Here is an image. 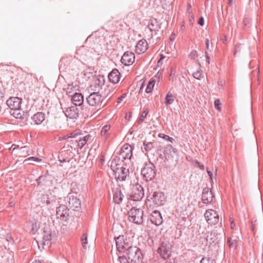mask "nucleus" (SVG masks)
<instances>
[{
	"instance_id": "obj_22",
	"label": "nucleus",
	"mask_w": 263,
	"mask_h": 263,
	"mask_svg": "<svg viewBox=\"0 0 263 263\" xmlns=\"http://www.w3.org/2000/svg\"><path fill=\"white\" fill-rule=\"evenodd\" d=\"M34 124H41L45 119V114L42 112H37L31 118Z\"/></svg>"
},
{
	"instance_id": "obj_14",
	"label": "nucleus",
	"mask_w": 263,
	"mask_h": 263,
	"mask_svg": "<svg viewBox=\"0 0 263 263\" xmlns=\"http://www.w3.org/2000/svg\"><path fill=\"white\" fill-rule=\"evenodd\" d=\"M7 106L12 110L19 111L21 107V99L18 97H10L6 101Z\"/></svg>"
},
{
	"instance_id": "obj_50",
	"label": "nucleus",
	"mask_w": 263,
	"mask_h": 263,
	"mask_svg": "<svg viewBox=\"0 0 263 263\" xmlns=\"http://www.w3.org/2000/svg\"><path fill=\"white\" fill-rule=\"evenodd\" d=\"M205 45H206V49H208L209 47V41L208 39H206Z\"/></svg>"
},
{
	"instance_id": "obj_20",
	"label": "nucleus",
	"mask_w": 263,
	"mask_h": 263,
	"mask_svg": "<svg viewBox=\"0 0 263 263\" xmlns=\"http://www.w3.org/2000/svg\"><path fill=\"white\" fill-rule=\"evenodd\" d=\"M148 44L145 40L139 41L136 46L135 51L137 54L144 53L147 49Z\"/></svg>"
},
{
	"instance_id": "obj_27",
	"label": "nucleus",
	"mask_w": 263,
	"mask_h": 263,
	"mask_svg": "<svg viewBox=\"0 0 263 263\" xmlns=\"http://www.w3.org/2000/svg\"><path fill=\"white\" fill-rule=\"evenodd\" d=\"M227 243L230 249L235 250L237 246V242L236 239H232L231 237L227 238Z\"/></svg>"
},
{
	"instance_id": "obj_13",
	"label": "nucleus",
	"mask_w": 263,
	"mask_h": 263,
	"mask_svg": "<svg viewBox=\"0 0 263 263\" xmlns=\"http://www.w3.org/2000/svg\"><path fill=\"white\" fill-rule=\"evenodd\" d=\"M133 148L132 145L129 144H124L120 150V158L124 160H130L133 155Z\"/></svg>"
},
{
	"instance_id": "obj_45",
	"label": "nucleus",
	"mask_w": 263,
	"mask_h": 263,
	"mask_svg": "<svg viewBox=\"0 0 263 263\" xmlns=\"http://www.w3.org/2000/svg\"><path fill=\"white\" fill-rule=\"evenodd\" d=\"M91 137V136L90 135H87L85 136H84L82 138L83 139V140H85V141H86V142L87 143V142L89 141Z\"/></svg>"
},
{
	"instance_id": "obj_35",
	"label": "nucleus",
	"mask_w": 263,
	"mask_h": 263,
	"mask_svg": "<svg viewBox=\"0 0 263 263\" xmlns=\"http://www.w3.org/2000/svg\"><path fill=\"white\" fill-rule=\"evenodd\" d=\"M148 113V110H144L142 112L140 118L139 119L138 121V123H140L141 122H142L144 120V119L146 118L147 114Z\"/></svg>"
},
{
	"instance_id": "obj_46",
	"label": "nucleus",
	"mask_w": 263,
	"mask_h": 263,
	"mask_svg": "<svg viewBox=\"0 0 263 263\" xmlns=\"http://www.w3.org/2000/svg\"><path fill=\"white\" fill-rule=\"evenodd\" d=\"M126 96V93H123L122 95L121 96H120V97L118 98V103H120L121 102L123 99L125 97V96Z\"/></svg>"
},
{
	"instance_id": "obj_18",
	"label": "nucleus",
	"mask_w": 263,
	"mask_h": 263,
	"mask_svg": "<svg viewBox=\"0 0 263 263\" xmlns=\"http://www.w3.org/2000/svg\"><path fill=\"white\" fill-rule=\"evenodd\" d=\"M151 222L156 226H159L162 223V217L160 213L157 211L153 212L149 217Z\"/></svg>"
},
{
	"instance_id": "obj_57",
	"label": "nucleus",
	"mask_w": 263,
	"mask_h": 263,
	"mask_svg": "<svg viewBox=\"0 0 263 263\" xmlns=\"http://www.w3.org/2000/svg\"><path fill=\"white\" fill-rule=\"evenodd\" d=\"M231 228L233 229V227L234 226V224H233L232 223H231Z\"/></svg>"
},
{
	"instance_id": "obj_25",
	"label": "nucleus",
	"mask_w": 263,
	"mask_h": 263,
	"mask_svg": "<svg viewBox=\"0 0 263 263\" xmlns=\"http://www.w3.org/2000/svg\"><path fill=\"white\" fill-rule=\"evenodd\" d=\"M124 195L122 194L121 191L119 190H117L114 195V200L115 203L119 204L122 202Z\"/></svg>"
},
{
	"instance_id": "obj_43",
	"label": "nucleus",
	"mask_w": 263,
	"mask_h": 263,
	"mask_svg": "<svg viewBox=\"0 0 263 263\" xmlns=\"http://www.w3.org/2000/svg\"><path fill=\"white\" fill-rule=\"evenodd\" d=\"M198 24L200 26H203L204 25V18L203 17H200L199 18Z\"/></svg>"
},
{
	"instance_id": "obj_47",
	"label": "nucleus",
	"mask_w": 263,
	"mask_h": 263,
	"mask_svg": "<svg viewBox=\"0 0 263 263\" xmlns=\"http://www.w3.org/2000/svg\"><path fill=\"white\" fill-rule=\"evenodd\" d=\"M205 54L206 62L208 64H210V57L208 55V53H207V52H206V51H205Z\"/></svg>"
},
{
	"instance_id": "obj_15",
	"label": "nucleus",
	"mask_w": 263,
	"mask_h": 263,
	"mask_svg": "<svg viewBox=\"0 0 263 263\" xmlns=\"http://www.w3.org/2000/svg\"><path fill=\"white\" fill-rule=\"evenodd\" d=\"M69 215V209L65 205L61 204L57 209V218L61 220L66 221Z\"/></svg>"
},
{
	"instance_id": "obj_58",
	"label": "nucleus",
	"mask_w": 263,
	"mask_h": 263,
	"mask_svg": "<svg viewBox=\"0 0 263 263\" xmlns=\"http://www.w3.org/2000/svg\"><path fill=\"white\" fill-rule=\"evenodd\" d=\"M232 1H233V0H229V3L230 5L231 4Z\"/></svg>"
},
{
	"instance_id": "obj_1",
	"label": "nucleus",
	"mask_w": 263,
	"mask_h": 263,
	"mask_svg": "<svg viewBox=\"0 0 263 263\" xmlns=\"http://www.w3.org/2000/svg\"><path fill=\"white\" fill-rule=\"evenodd\" d=\"M128 220L137 224H141L143 221V211L136 208H133L128 212Z\"/></svg>"
},
{
	"instance_id": "obj_41",
	"label": "nucleus",
	"mask_w": 263,
	"mask_h": 263,
	"mask_svg": "<svg viewBox=\"0 0 263 263\" xmlns=\"http://www.w3.org/2000/svg\"><path fill=\"white\" fill-rule=\"evenodd\" d=\"M119 260L120 263H126L128 262L127 259L125 256L119 257Z\"/></svg>"
},
{
	"instance_id": "obj_23",
	"label": "nucleus",
	"mask_w": 263,
	"mask_h": 263,
	"mask_svg": "<svg viewBox=\"0 0 263 263\" xmlns=\"http://www.w3.org/2000/svg\"><path fill=\"white\" fill-rule=\"evenodd\" d=\"M148 27L150 31L152 32H155V34L157 33V31H159L160 28V27L156 19L151 20Z\"/></svg>"
},
{
	"instance_id": "obj_29",
	"label": "nucleus",
	"mask_w": 263,
	"mask_h": 263,
	"mask_svg": "<svg viewBox=\"0 0 263 263\" xmlns=\"http://www.w3.org/2000/svg\"><path fill=\"white\" fill-rule=\"evenodd\" d=\"M155 81L153 80H150L146 87V89H145V91L146 93H151V92H152L153 90V88H154V85H155Z\"/></svg>"
},
{
	"instance_id": "obj_54",
	"label": "nucleus",
	"mask_w": 263,
	"mask_h": 263,
	"mask_svg": "<svg viewBox=\"0 0 263 263\" xmlns=\"http://www.w3.org/2000/svg\"><path fill=\"white\" fill-rule=\"evenodd\" d=\"M164 57L162 55L161 58L160 59V60L158 61V63H160L161 61L164 59Z\"/></svg>"
},
{
	"instance_id": "obj_11",
	"label": "nucleus",
	"mask_w": 263,
	"mask_h": 263,
	"mask_svg": "<svg viewBox=\"0 0 263 263\" xmlns=\"http://www.w3.org/2000/svg\"><path fill=\"white\" fill-rule=\"evenodd\" d=\"M65 201H68V206L73 210L79 211L81 210V201L73 194H69L66 198Z\"/></svg>"
},
{
	"instance_id": "obj_53",
	"label": "nucleus",
	"mask_w": 263,
	"mask_h": 263,
	"mask_svg": "<svg viewBox=\"0 0 263 263\" xmlns=\"http://www.w3.org/2000/svg\"><path fill=\"white\" fill-rule=\"evenodd\" d=\"M9 204L10 207H12L14 205V203L13 202L11 201V202H9Z\"/></svg>"
},
{
	"instance_id": "obj_38",
	"label": "nucleus",
	"mask_w": 263,
	"mask_h": 263,
	"mask_svg": "<svg viewBox=\"0 0 263 263\" xmlns=\"http://www.w3.org/2000/svg\"><path fill=\"white\" fill-rule=\"evenodd\" d=\"M197 57V51L196 50H193L189 55V57L191 59H194Z\"/></svg>"
},
{
	"instance_id": "obj_42",
	"label": "nucleus",
	"mask_w": 263,
	"mask_h": 263,
	"mask_svg": "<svg viewBox=\"0 0 263 263\" xmlns=\"http://www.w3.org/2000/svg\"><path fill=\"white\" fill-rule=\"evenodd\" d=\"M195 163L197 164L198 165V166L199 167L200 170H204V165H203L202 164H200L199 162V161L196 160V162H195Z\"/></svg>"
},
{
	"instance_id": "obj_3",
	"label": "nucleus",
	"mask_w": 263,
	"mask_h": 263,
	"mask_svg": "<svg viewBox=\"0 0 263 263\" xmlns=\"http://www.w3.org/2000/svg\"><path fill=\"white\" fill-rule=\"evenodd\" d=\"M72 103L76 106H79L81 108L83 114L88 117L91 115L89 109L87 107H84V96L81 93L76 92L71 98Z\"/></svg>"
},
{
	"instance_id": "obj_39",
	"label": "nucleus",
	"mask_w": 263,
	"mask_h": 263,
	"mask_svg": "<svg viewBox=\"0 0 263 263\" xmlns=\"http://www.w3.org/2000/svg\"><path fill=\"white\" fill-rule=\"evenodd\" d=\"M214 106L216 109L220 110L221 109V103L219 100H216L214 101Z\"/></svg>"
},
{
	"instance_id": "obj_52",
	"label": "nucleus",
	"mask_w": 263,
	"mask_h": 263,
	"mask_svg": "<svg viewBox=\"0 0 263 263\" xmlns=\"http://www.w3.org/2000/svg\"><path fill=\"white\" fill-rule=\"evenodd\" d=\"M6 239L8 241H10L12 239V238L10 235H7L6 236Z\"/></svg>"
},
{
	"instance_id": "obj_6",
	"label": "nucleus",
	"mask_w": 263,
	"mask_h": 263,
	"mask_svg": "<svg viewBox=\"0 0 263 263\" xmlns=\"http://www.w3.org/2000/svg\"><path fill=\"white\" fill-rule=\"evenodd\" d=\"M126 254L129 259L135 263L141 261L142 254L139 249L136 247H132L130 245L126 250Z\"/></svg>"
},
{
	"instance_id": "obj_34",
	"label": "nucleus",
	"mask_w": 263,
	"mask_h": 263,
	"mask_svg": "<svg viewBox=\"0 0 263 263\" xmlns=\"http://www.w3.org/2000/svg\"><path fill=\"white\" fill-rule=\"evenodd\" d=\"M158 136H159V137L165 139L166 140L172 143H173V141H174V139L173 138L170 137L164 134L160 133L159 134Z\"/></svg>"
},
{
	"instance_id": "obj_16",
	"label": "nucleus",
	"mask_w": 263,
	"mask_h": 263,
	"mask_svg": "<svg viewBox=\"0 0 263 263\" xmlns=\"http://www.w3.org/2000/svg\"><path fill=\"white\" fill-rule=\"evenodd\" d=\"M135 54L132 52H125L121 58V62L125 66H129L135 61Z\"/></svg>"
},
{
	"instance_id": "obj_5",
	"label": "nucleus",
	"mask_w": 263,
	"mask_h": 263,
	"mask_svg": "<svg viewBox=\"0 0 263 263\" xmlns=\"http://www.w3.org/2000/svg\"><path fill=\"white\" fill-rule=\"evenodd\" d=\"M141 173L147 181L153 180L156 176L155 166L151 162L145 164L141 171Z\"/></svg>"
},
{
	"instance_id": "obj_32",
	"label": "nucleus",
	"mask_w": 263,
	"mask_h": 263,
	"mask_svg": "<svg viewBox=\"0 0 263 263\" xmlns=\"http://www.w3.org/2000/svg\"><path fill=\"white\" fill-rule=\"evenodd\" d=\"M193 76L194 78L198 80H200L203 77L202 72L200 70H198L197 71L194 72L193 73Z\"/></svg>"
},
{
	"instance_id": "obj_8",
	"label": "nucleus",
	"mask_w": 263,
	"mask_h": 263,
	"mask_svg": "<svg viewBox=\"0 0 263 263\" xmlns=\"http://www.w3.org/2000/svg\"><path fill=\"white\" fill-rule=\"evenodd\" d=\"M102 96L98 92H95L90 94L86 98L87 103L92 107L96 108H100L102 102Z\"/></svg>"
},
{
	"instance_id": "obj_56",
	"label": "nucleus",
	"mask_w": 263,
	"mask_h": 263,
	"mask_svg": "<svg viewBox=\"0 0 263 263\" xmlns=\"http://www.w3.org/2000/svg\"><path fill=\"white\" fill-rule=\"evenodd\" d=\"M32 263H41V262L40 261L35 260L34 262H33Z\"/></svg>"
},
{
	"instance_id": "obj_33",
	"label": "nucleus",
	"mask_w": 263,
	"mask_h": 263,
	"mask_svg": "<svg viewBox=\"0 0 263 263\" xmlns=\"http://www.w3.org/2000/svg\"><path fill=\"white\" fill-rule=\"evenodd\" d=\"M200 263H216L214 259H211L210 257H203L200 260Z\"/></svg>"
},
{
	"instance_id": "obj_2",
	"label": "nucleus",
	"mask_w": 263,
	"mask_h": 263,
	"mask_svg": "<svg viewBox=\"0 0 263 263\" xmlns=\"http://www.w3.org/2000/svg\"><path fill=\"white\" fill-rule=\"evenodd\" d=\"M147 200L152 202L155 206L163 205L166 201V196L161 192L151 193L147 196Z\"/></svg>"
},
{
	"instance_id": "obj_59",
	"label": "nucleus",
	"mask_w": 263,
	"mask_h": 263,
	"mask_svg": "<svg viewBox=\"0 0 263 263\" xmlns=\"http://www.w3.org/2000/svg\"><path fill=\"white\" fill-rule=\"evenodd\" d=\"M1 111H2V106L0 104V113L1 112Z\"/></svg>"
},
{
	"instance_id": "obj_44",
	"label": "nucleus",
	"mask_w": 263,
	"mask_h": 263,
	"mask_svg": "<svg viewBox=\"0 0 263 263\" xmlns=\"http://www.w3.org/2000/svg\"><path fill=\"white\" fill-rule=\"evenodd\" d=\"M59 161L62 163L65 162H69V160H67L66 158L62 157V156L59 157Z\"/></svg>"
},
{
	"instance_id": "obj_30",
	"label": "nucleus",
	"mask_w": 263,
	"mask_h": 263,
	"mask_svg": "<svg viewBox=\"0 0 263 263\" xmlns=\"http://www.w3.org/2000/svg\"><path fill=\"white\" fill-rule=\"evenodd\" d=\"M82 246L84 249H86V245H87V237L86 234H83L81 238Z\"/></svg>"
},
{
	"instance_id": "obj_55",
	"label": "nucleus",
	"mask_w": 263,
	"mask_h": 263,
	"mask_svg": "<svg viewBox=\"0 0 263 263\" xmlns=\"http://www.w3.org/2000/svg\"><path fill=\"white\" fill-rule=\"evenodd\" d=\"M101 163H103L104 161V156H101Z\"/></svg>"
},
{
	"instance_id": "obj_36",
	"label": "nucleus",
	"mask_w": 263,
	"mask_h": 263,
	"mask_svg": "<svg viewBox=\"0 0 263 263\" xmlns=\"http://www.w3.org/2000/svg\"><path fill=\"white\" fill-rule=\"evenodd\" d=\"M30 161H32L34 162H41L42 159L39 158L35 157H31L26 159L24 161V162Z\"/></svg>"
},
{
	"instance_id": "obj_12",
	"label": "nucleus",
	"mask_w": 263,
	"mask_h": 263,
	"mask_svg": "<svg viewBox=\"0 0 263 263\" xmlns=\"http://www.w3.org/2000/svg\"><path fill=\"white\" fill-rule=\"evenodd\" d=\"M204 217L206 222L211 225L217 224L219 220L218 213L214 210L209 209L205 211Z\"/></svg>"
},
{
	"instance_id": "obj_60",
	"label": "nucleus",
	"mask_w": 263,
	"mask_h": 263,
	"mask_svg": "<svg viewBox=\"0 0 263 263\" xmlns=\"http://www.w3.org/2000/svg\"><path fill=\"white\" fill-rule=\"evenodd\" d=\"M168 146L170 147L171 148H173V147H172L171 145H168Z\"/></svg>"
},
{
	"instance_id": "obj_40",
	"label": "nucleus",
	"mask_w": 263,
	"mask_h": 263,
	"mask_svg": "<svg viewBox=\"0 0 263 263\" xmlns=\"http://www.w3.org/2000/svg\"><path fill=\"white\" fill-rule=\"evenodd\" d=\"M45 176H41L38 178V179L36 180V181L37 182L38 184L41 185L42 183V181L45 180Z\"/></svg>"
},
{
	"instance_id": "obj_28",
	"label": "nucleus",
	"mask_w": 263,
	"mask_h": 263,
	"mask_svg": "<svg viewBox=\"0 0 263 263\" xmlns=\"http://www.w3.org/2000/svg\"><path fill=\"white\" fill-rule=\"evenodd\" d=\"M110 128V126L109 125H105L104 126L101 131V134L102 136L104 137L105 139H106L108 137L109 134L108 133V131Z\"/></svg>"
},
{
	"instance_id": "obj_26",
	"label": "nucleus",
	"mask_w": 263,
	"mask_h": 263,
	"mask_svg": "<svg viewBox=\"0 0 263 263\" xmlns=\"http://www.w3.org/2000/svg\"><path fill=\"white\" fill-rule=\"evenodd\" d=\"M175 96L168 92L165 98L164 103L166 105L172 104L175 100Z\"/></svg>"
},
{
	"instance_id": "obj_17",
	"label": "nucleus",
	"mask_w": 263,
	"mask_h": 263,
	"mask_svg": "<svg viewBox=\"0 0 263 263\" xmlns=\"http://www.w3.org/2000/svg\"><path fill=\"white\" fill-rule=\"evenodd\" d=\"M214 196L212 191L208 187H205L202 190L201 199L203 203L207 204L213 201Z\"/></svg>"
},
{
	"instance_id": "obj_49",
	"label": "nucleus",
	"mask_w": 263,
	"mask_h": 263,
	"mask_svg": "<svg viewBox=\"0 0 263 263\" xmlns=\"http://www.w3.org/2000/svg\"><path fill=\"white\" fill-rule=\"evenodd\" d=\"M207 173L210 177L211 180H213V173L207 169Z\"/></svg>"
},
{
	"instance_id": "obj_9",
	"label": "nucleus",
	"mask_w": 263,
	"mask_h": 263,
	"mask_svg": "<svg viewBox=\"0 0 263 263\" xmlns=\"http://www.w3.org/2000/svg\"><path fill=\"white\" fill-rule=\"evenodd\" d=\"M116 245L117 249L120 253L125 252L130 245L129 239L124 235H120L116 238Z\"/></svg>"
},
{
	"instance_id": "obj_4",
	"label": "nucleus",
	"mask_w": 263,
	"mask_h": 263,
	"mask_svg": "<svg viewBox=\"0 0 263 263\" xmlns=\"http://www.w3.org/2000/svg\"><path fill=\"white\" fill-rule=\"evenodd\" d=\"M157 252L164 260L169 259L172 252V246L168 241H162L157 249Z\"/></svg>"
},
{
	"instance_id": "obj_48",
	"label": "nucleus",
	"mask_w": 263,
	"mask_h": 263,
	"mask_svg": "<svg viewBox=\"0 0 263 263\" xmlns=\"http://www.w3.org/2000/svg\"><path fill=\"white\" fill-rule=\"evenodd\" d=\"M13 115H14V116L16 118H21L22 117V115L19 112H17V113H15V112H13Z\"/></svg>"
},
{
	"instance_id": "obj_61",
	"label": "nucleus",
	"mask_w": 263,
	"mask_h": 263,
	"mask_svg": "<svg viewBox=\"0 0 263 263\" xmlns=\"http://www.w3.org/2000/svg\"><path fill=\"white\" fill-rule=\"evenodd\" d=\"M3 94L2 93V94L1 95V96H0V98H3Z\"/></svg>"
},
{
	"instance_id": "obj_10",
	"label": "nucleus",
	"mask_w": 263,
	"mask_h": 263,
	"mask_svg": "<svg viewBox=\"0 0 263 263\" xmlns=\"http://www.w3.org/2000/svg\"><path fill=\"white\" fill-rule=\"evenodd\" d=\"M144 196L143 187L137 183L133 185L132 192L130 195V198L133 201H140Z\"/></svg>"
},
{
	"instance_id": "obj_62",
	"label": "nucleus",
	"mask_w": 263,
	"mask_h": 263,
	"mask_svg": "<svg viewBox=\"0 0 263 263\" xmlns=\"http://www.w3.org/2000/svg\"><path fill=\"white\" fill-rule=\"evenodd\" d=\"M66 138H67L66 137H65L63 139H65Z\"/></svg>"
},
{
	"instance_id": "obj_21",
	"label": "nucleus",
	"mask_w": 263,
	"mask_h": 263,
	"mask_svg": "<svg viewBox=\"0 0 263 263\" xmlns=\"http://www.w3.org/2000/svg\"><path fill=\"white\" fill-rule=\"evenodd\" d=\"M108 77L111 83L116 84L120 81V73L118 70L115 69L109 73Z\"/></svg>"
},
{
	"instance_id": "obj_31",
	"label": "nucleus",
	"mask_w": 263,
	"mask_h": 263,
	"mask_svg": "<svg viewBox=\"0 0 263 263\" xmlns=\"http://www.w3.org/2000/svg\"><path fill=\"white\" fill-rule=\"evenodd\" d=\"M52 239V235L51 233H48L44 235L43 236V240H44V244L45 245L46 242L47 245H48L49 242L50 240Z\"/></svg>"
},
{
	"instance_id": "obj_24",
	"label": "nucleus",
	"mask_w": 263,
	"mask_h": 263,
	"mask_svg": "<svg viewBox=\"0 0 263 263\" xmlns=\"http://www.w3.org/2000/svg\"><path fill=\"white\" fill-rule=\"evenodd\" d=\"M154 147V143L148 142L145 140L143 143V146L141 147L142 151L145 154L151 151Z\"/></svg>"
},
{
	"instance_id": "obj_37",
	"label": "nucleus",
	"mask_w": 263,
	"mask_h": 263,
	"mask_svg": "<svg viewBox=\"0 0 263 263\" xmlns=\"http://www.w3.org/2000/svg\"><path fill=\"white\" fill-rule=\"evenodd\" d=\"M86 144V141L81 137L79 139L78 146L82 148Z\"/></svg>"
},
{
	"instance_id": "obj_19",
	"label": "nucleus",
	"mask_w": 263,
	"mask_h": 263,
	"mask_svg": "<svg viewBox=\"0 0 263 263\" xmlns=\"http://www.w3.org/2000/svg\"><path fill=\"white\" fill-rule=\"evenodd\" d=\"M65 114L67 117L71 119H77L79 116V111L76 106H70L65 110Z\"/></svg>"
},
{
	"instance_id": "obj_51",
	"label": "nucleus",
	"mask_w": 263,
	"mask_h": 263,
	"mask_svg": "<svg viewBox=\"0 0 263 263\" xmlns=\"http://www.w3.org/2000/svg\"><path fill=\"white\" fill-rule=\"evenodd\" d=\"M132 116V113L129 112L128 114H126V119L129 120Z\"/></svg>"
},
{
	"instance_id": "obj_7",
	"label": "nucleus",
	"mask_w": 263,
	"mask_h": 263,
	"mask_svg": "<svg viewBox=\"0 0 263 263\" xmlns=\"http://www.w3.org/2000/svg\"><path fill=\"white\" fill-rule=\"evenodd\" d=\"M111 168L116 179L120 181H123L126 179L128 173V169L121 166L119 164H116L115 165L111 164Z\"/></svg>"
}]
</instances>
